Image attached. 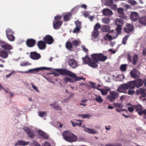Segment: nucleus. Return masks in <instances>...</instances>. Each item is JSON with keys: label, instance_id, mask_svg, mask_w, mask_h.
Segmentation results:
<instances>
[{"label": "nucleus", "instance_id": "obj_1", "mask_svg": "<svg viewBox=\"0 0 146 146\" xmlns=\"http://www.w3.org/2000/svg\"><path fill=\"white\" fill-rule=\"evenodd\" d=\"M56 70L61 75H68L70 77L74 78V79L70 78V82L73 83L76 81H79L80 80H85V78L82 77L76 76L75 74L68 70L62 69Z\"/></svg>", "mask_w": 146, "mask_h": 146}, {"label": "nucleus", "instance_id": "obj_2", "mask_svg": "<svg viewBox=\"0 0 146 146\" xmlns=\"http://www.w3.org/2000/svg\"><path fill=\"white\" fill-rule=\"evenodd\" d=\"M62 135L64 139L68 142H74L77 140V136L68 131H65L63 132Z\"/></svg>", "mask_w": 146, "mask_h": 146}, {"label": "nucleus", "instance_id": "obj_3", "mask_svg": "<svg viewBox=\"0 0 146 146\" xmlns=\"http://www.w3.org/2000/svg\"><path fill=\"white\" fill-rule=\"evenodd\" d=\"M91 58L92 59L96 64L100 62H104L108 58L106 56H105L104 54L100 53L99 54H93L91 56Z\"/></svg>", "mask_w": 146, "mask_h": 146}, {"label": "nucleus", "instance_id": "obj_4", "mask_svg": "<svg viewBox=\"0 0 146 146\" xmlns=\"http://www.w3.org/2000/svg\"><path fill=\"white\" fill-rule=\"evenodd\" d=\"M135 87H136L135 82H130L127 84H121L117 88V91L120 92H122L123 90L133 89Z\"/></svg>", "mask_w": 146, "mask_h": 146}, {"label": "nucleus", "instance_id": "obj_5", "mask_svg": "<svg viewBox=\"0 0 146 146\" xmlns=\"http://www.w3.org/2000/svg\"><path fill=\"white\" fill-rule=\"evenodd\" d=\"M82 60L84 64H88L89 66L92 68H96L98 66L97 64H96L93 60H92L90 57L87 56L83 58Z\"/></svg>", "mask_w": 146, "mask_h": 146}, {"label": "nucleus", "instance_id": "obj_6", "mask_svg": "<svg viewBox=\"0 0 146 146\" xmlns=\"http://www.w3.org/2000/svg\"><path fill=\"white\" fill-rule=\"evenodd\" d=\"M6 36L8 40L13 41L15 39V37L14 36V32L12 29L8 28L6 30Z\"/></svg>", "mask_w": 146, "mask_h": 146}, {"label": "nucleus", "instance_id": "obj_7", "mask_svg": "<svg viewBox=\"0 0 146 146\" xmlns=\"http://www.w3.org/2000/svg\"><path fill=\"white\" fill-rule=\"evenodd\" d=\"M119 93L114 91H111L110 92V94L107 97V99L110 102H113L118 97Z\"/></svg>", "mask_w": 146, "mask_h": 146}, {"label": "nucleus", "instance_id": "obj_8", "mask_svg": "<svg viewBox=\"0 0 146 146\" xmlns=\"http://www.w3.org/2000/svg\"><path fill=\"white\" fill-rule=\"evenodd\" d=\"M0 45L1 48L5 50H9L12 49L13 47L10 45L8 44L6 42L1 41L0 40Z\"/></svg>", "mask_w": 146, "mask_h": 146}, {"label": "nucleus", "instance_id": "obj_9", "mask_svg": "<svg viewBox=\"0 0 146 146\" xmlns=\"http://www.w3.org/2000/svg\"><path fill=\"white\" fill-rule=\"evenodd\" d=\"M43 40L46 44H51L54 42L53 38L49 35H46L43 38Z\"/></svg>", "mask_w": 146, "mask_h": 146}, {"label": "nucleus", "instance_id": "obj_10", "mask_svg": "<svg viewBox=\"0 0 146 146\" xmlns=\"http://www.w3.org/2000/svg\"><path fill=\"white\" fill-rule=\"evenodd\" d=\"M113 106L116 108L115 110L118 112H121L123 111H126V110L124 109H119L117 108H123L124 107V105L122 103H113Z\"/></svg>", "mask_w": 146, "mask_h": 146}, {"label": "nucleus", "instance_id": "obj_11", "mask_svg": "<svg viewBox=\"0 0 146 146\" xmlns=\"http://www.w3.org/2000/svg\"><path fill=\"white\" fill-rule=\"evenodd\" d=\"M68 65L73 69L76 68L78 66L77 62L75 59H70L68 61Z\"/></svg>", "mask_w": 146, "mask_h": 146}, {"label": "nucleus", "instance_id": "obj_12", "mask_svg": "<svg viewBox=\"0 0 146 146\" xmlns=\"http://www.w3.org/2000/svg\"><path fill=\"white\" fill-rule=\"evenodd\" d=\"M24 131L28 134L31 138H33L35 136V133L33 131L29 128L25 127L23 128Z\"/></svg>", "mask_w": 146, "mask_h": 146}, {"label": "nucleus", "instance_id": "obj_13", "mask_svg": "<svg viewBox=\"0 0 146 146\" xmlns=\"http://www.w3.org/2000/svg\"><path fill=\"white\" fill-rule=\"evenodd\" d=\"M134 27L133 25L127 24L125 27L124 28V31L126 33L129 34L133 30Z\"/></svg>", "mask_w": 146, "mask_h": 146}, {"label": "nucleus", "instance_id": "obj_14", "mask_svg": "<svg viewBox=\"0 0 146 146\" xmlns=\"http://www.w3.org/2000/svg\"><path fill=\"white\" fill-rule=\"evenodd\" d=\"M129 54L128 55V59L129 60V62H132L133 64L134 65H135L137 63V62L138 59V55L135 54L132 57Z\"/></svg>", "mask_w": 146, "mask_h": 146}, {"label": "nucleus", "instance_id": "obj_15", "mask_svg": "<svg viewBox=\"0 0 146 146\" xmlns=\"http://www.w3.org/2000/svg\"><path fill=\"white\" fill-rule=\"evenodd\" d=\"M36 41L33 39H28L26 41L27 46L29 47H32L35 45Z\"/></svg>", "mask_w": 146, "mask_h": 146}, {"label": "nucleus", "instance_id": "obj_16", "mask_svg": "<svg viewBox=\"0 0 146 146\" xmlns=\"http://www.w3.org/2000/svg\"><path fill=\"white\" fill-rule=\"evenodd\" d=\"M62 22L60 21H54L53 23L54 28L55 29H59L62 25Z\"/></svg>", "mask_w": 146, "mask_h": 146}, {"label": "nucleus", "instance_id": "obj_17", "mask_svg": "<svg viewBox=\"0 0 146 146\" xmlns=\"http://www.w3.org/2000/svg\"><path fill=\"white\" fill-rule=\"evenodd\" d=\"M37 45L40 50H44L46 47V43L43 40H40L38 42Z\"/></svg>", "mask_w": 146, "mask_h": 146}, {"label": "nucleus", "instance_id": "obj_18", "mask_svg": "<svg viewBox=\"0 0 146 146\" xmlns=\"http://www.w3.org/2000/svg\"><path fill=\"white\" fill-rule=\"evenodd\" d=\"M8 56V53L7 51L3 50H0V57L5 59L7 58Z\"/></svg>", "mask_w": 146, "mask_h": 146}, {"label": "nucleus", "instance_id": "obj_19", "mask_svg": "<svg viewBox=\"0 0 146 146\" xmlns=\"http://www.w3.org/2000/svg\"><path fill=\"white\" fill-rule=\"evenodd\" d=\"M105 5L107 6L116 8L117 5H116L113 4V1L112 0H106L105 1Z\"/></svg>", "mask_w": 146, "mask_h": 146}, {"label": "nucleus", "instance_id": "obj_20", "mask_svg": "<svg viewBox=\"0 0 146 146\" xmlns=\"http://www.w3.org/2000/svg\"><path fill=\"white\" fill-rule=\"evenodd\" d=\"M139 17L138 14L136 12H133L131 13L130 17L133 21H136Z\"/></svg>", "mask_w": 146, "mask_h": 146}, {"label": "nucleus", "instance_id": "obj_21", "mask_svg": "<svg viewBox=\"0 0 146 146\" xmlns=\"http://www.w3.org/2000/svg\"><path fill=\"white\" fill-rule=\"evenodd\" d=\"M130 73L131 76L133 78H135L138 76L139 72L136 70V69H133L131 71Z\"/></svg>", "mask_w": 146, "mask_h": 146}, {"label": "nucleus", "instance_id": "obj_22", "mask_svg": "<svg viewBox=\"0 0 146 146\" xmlns=\"http://www.w3.org/2000/svg\"><path fill=\"white\" fill-rule=\"evenodd\" d=\"M102 13L104 15L109 16L112 14V11L109 9H104L102 11Z\"/></svg>", "mask_w": 146, "mask_h": 146}, {"label": "nucleus", "instance_id": "obj_23", "mask_svg": "<svg viewBox=\"0 0 146 146\" xmlns=\"http://www.w3.org/2000/svg\"><path fill=\"white\" fill-rule=\"evenodd\" d=\"M84 131L90 134H94L96 133H97V131L96 130L90 129L88 128H85L84 129Z\"/></svg>", "mask_w": 146, "mask_h": 146}, {"label": "nucleus", "instance_id": "obj_24", "mask_svg": "<svg viewBox=\"0 0 146 146\" xmlns=\"http://www.w3.org/2000/svg\"><path fill=\"white\" fill-rule=\"evenodd\" d=\"M50 106L56 110L61 111L62 110V108L58 105L56 104L55 102L54 104H51Z\"/></svg>", "mask_w": 146, "mask_h": 146}, {"label": "nucleus", "instance_id": "obj_25", "mask_svg": "<svg viewBox=\"0 0 146 146\" xmlns=\"http://www.w3.org/2000/svg\"><path fill=\"white\" fill-rule=\"evenodd\" d=\"M115 23L117 26H121L124 23V21L120 19H117L115 20Z\"/></svg>", "mask_w": 146, "mask_h": 146}, {"label": "nucleus", "instance_id": "obj_26", "mask_svg": "<svg viewBox=\"0 0 146 146\" xmlns=\"http://www.w3.org/2000/svg\"><path fill=\"white\" fill-rule=\"evenodd\" d=\"M135 84L136 87L137 88H138L143 85V81L142 79H138L136 82H135Z\"/></svg>", "mask_w": 146, "mask_h": 146}, {"label": "nucleus", "instance_id": "obj_27", "mask_svg": "<svg viewBox=\"0 0 146 146\" xmlns=\"http://www.w3.org/2000/svg\"><path fill=\"white\" fill-rule=\"evenodd\" d=\"M134 106L136 111L138 113V112L140 111L143 109L142 107L140 104H137L133 106Z\"/></svg>", "mask_w": 146, "mask_h": 146}, {"label": "nucleus", "instance_id": "obj_28", "mask_svg": "<svg viewBox=\"0 0 146 146\" xmlns=\"http://www.w3.org/2000/svg\"><path fill=\"white\" fill-rule=\"evenodd\" d=\"M29 143V141L25 142L22 140H20L16 144L17 145H22L25 146L28 145Z\"/></svg>", "mask_w": 146, "mask_h": 146}, {"label": "nucleus", "instance_id": "obj_29", "mask_svg": "<svg viewBox=\"0 0 146 146\" xmlns=\"http://www.w3.org/2000/svg\"><path fill=\"white\" fill-rule=\"evenodd\" d=\"M110 89L109 88L106 89H99L98 90L100 91L102 95H106L107 94L108 92L110 90Z\"/></svg>", "mask_w": 146, "mask_h": 146}, {"label": "nucleus", "instance_id": "obj_30", "mask_svg": "<svg viewBox=\"0 0 146 146\" xmlns=\"http://www.w3.org/2000/svg\"><path fill=\"white\" fill-rule=\"evenodd\" d=\"M110 28V26L108 25L103 26L102 28L101 29V31L102 32H107L109 31Z\"/></svg>", "mask_w": 146, "mask_h": 146}, {"label": "nucleus", "instance_id": "obj_31", "mask_svg": "<svg viewBox=\"0 0 146 146\" xmlns=\"http://www.w3.org/2000/svg\"><path fill=\"white\" fill-rule=\"evenodd\" d=\"M139 22L142 24L146 25V16H144L140 18Z\"/></svg>", "mask_w": 146, "mask_h": 146}, {"label": "nucleus", "instance_id": "obj_32", "mask_svg": "<svg viewBox=\"0 0 146 146\" xmlns=\"http://www.w3.org/2000/svg\"><path fill=\"white\" fill-rule=\"evenodd\" d=\"M121 26H117V27L116 29V31H117V33L116 34V36L115 37L113 36V38H116L118 36V34L120 33H121V30L122 29Z\"/></svg>", "mask_w": 146, "mask_h": 146}, {"label": "nucleus", "instance_id": "obj_33", "mask_svg": "<svg viewBox=\"0 0 146 146\" xmlns=\"http://www.w3.org/2000/svg\"><path fill=\"white\" fill-rule=\"evenodd\" d=\"M30 58L33 60L36 59V52H31L30 53Z\"/></svg>", "mask_w": 146, "mask_h": 146}, {"label": "nucleus", "instance_id": "obj_34", "mask_svg": "<svg viewBox=\"0 0 146 146\" xmlns=\"http://www.w3.org/2000/svg\"><path fill=\"white\" fill-rule=\"evenodd\" d=\"M71 16V14L70 13L66 14L64 17V20L65 21H69L70 19Z\"/></svg>", "mask_w": 146, "mask_h": 146}, {"label": "nucleus", "instance_id": "obj_35", "mask_svg": "<svg viewBox=\"0 0 146 146\" xmlns=\"http://www.w3.org/2000/svg\"><path fill=\"white\" fill-rule=\"evenodd\" d=\"M66 47L68 50H71L73 47L72 43L69 41H68L66 43Z\"/></svg>", "mask_w": 146, "mask_h": 146}, {"label": "nucleus", "instance_id": "obj_36", "mask_svg": "<svg viewBox=\"0 0 146 146\" xmlns=\"http://www.w3.org/2000/svg\"><path fill=\"white\" fill-rule=\"evenodd\" d=\"M96 98H94V100L96 101L99 103H101L103 102V100L100 96H97V95H96Z\"/></svg>", "mask_w": 146, "mask_h": 146}, {"label": "nucleus", "instance_id": "obj_37", "mask_svg": "<svg viewBox=\"0 0 146 146\" xmlns=\"http://www.w3.org/2000/svg\"><path fill=\"white\" fill-rule=\"evenodd\" d=\"M102 20L103 23L106 24L109 23L110 21V19L109 17L103 18Z\"/></svg>", "mask_w": 146, "mask_h": 146}, {"label": "nucleus", "instance_id": "obj_38", "mask_svg": "<svg viewBox=\"0 0 146 146\" xmlns=\"http://www.w3.org/2000/svg\"><path fill=\"white\" fill-rule=\"evenodd\" d=\"M47 112L46 111H40L38 112V115L40 117H42L46 116Z\"/></svg>", "mask_w": 146, "mask_h": 146}, {"label": "nucleus", "instance_id": "obj_39", "mask_svg": "<svg viewBox=\"0 0 146 146\" xmlns=\"http://www.w3.org/2000/svg\"><path fill=\"white\" fill-rule=\"evenodd\" d=\"M35 71L36 72V68H35L33 69H30L29 70V71H25V72H23V71H19L18 72H19L21 73H28L29 72H33V71Z\"/></svg>", "mask_w": 146, "mask_h": 146}, {"label": "nucleus", "instance_id": "obj_40", "mask_svg": "<svg viewBox=\"0 0 146 146\" xmlns=\"http://www.w3.org/2000/svg\"><path fill=\"white\" fill-rule=\"evenodd\" d=\"M75 24L76 27L81 29V23L78 20L75 21Z\"/></svg>", "mask_w": 146, "mask_h": 146}, {"label": "nucleus", "instance_id": "obj_41", "mask_svg": "<svg viewBox=\"0 0 146 146\" xmlns=\"http://www.w3.org/2000/svg\"><path fill=\"white\" fill-rule=\"evenodd\" d=\"M129 36L128 35H127L125 36L123 38L122 41V43L123 44H126V42L128 38L129 37Z\"/></svg>", "mask_w": 146, "mask_h": 146}, {"label": "nucleus", "instance_id": "obj_42", "mask_svg": "<svg viewBox=\"0 0 146 146\" xmlns=\"http://www.w3.org/2000/svg\"><path fill=\"white\" fill-rule=\"evenodd\" d=\"M50 68L45 67H41L37 68V72L39 70H50Z\"/></svg>", "mask_w": 146, "mask_h": 146}, {"label": "nucleus", "instance_id": "obj_43", "mask_svg": "<svg viewBox=\"0 0 146 146\" xmlns=\"http://www.w3.org/2000/svg\"><path fill=\"white\" fill-rule=\"evenodd\" d=\"M90 115L89 114H79V116L82 117L83 119L88 118H90Z\"/></svg>", "mask_w": 146, "mask_h": 146}, {"label": "nucleus", "instance_id": "obj_44", "mask_svg": "<svg viewBox=\"0 0 146 146\" xmlns=\"http://www.w3.org/2000/svg\"><path fill=\"white\" fill-rule=\"evenodd\" d=\"M120 69L121 70L123 71H125L127 69V66L126 64L121 65L120 67Z\"/></svg>", "mask_w": 146, "mask_h": 146}, {"label": "nucleus", "instance_id": "obj_45", "mask_svg": "<svg viewBox=\"0 0 146 146\" xmlns=\"http://www.w3.org/2000/svg\"><path fill=\"white\" fill-rule=\"evenodd\" d=\"M92 36L94 38L96 37L99 35V33L98 31H96L94 30L92 32Z\"/></svg>", "mask_w": 146, "mask_h": 146}, {"label": "nucleus", "instance_id": "obj_46", "mask_svg": "<svg viewBox=\"0 0 146 146\" xmlns=\"http://www.w3.org/2000/svg\"><path fill=\"white\" fill-rule=\"evenodd\" d=\"M101 27V26L98 23H97L94 27V31H98V30Z\"/></svg>", "mask_w": 146, "mask_h": 146}, {"label": "nucleus", "instance_id": "obj_47", "mask_svg": "<svg viewBox=\"0 0 146 146\" xmlns=\"http://www.w3.org/2000/svg\"><path fill=\"white\" fill-rule=\"evenodd\" d=\"M145 90H146L145 89L143 88H141L139 89V92L142 94L144 96H145Z\"/></svg>", "mask_w": 146, "mask_h": 146}, {"label": "nucleus", "instance_id": "obj_48", "mask_svg": "<svg viewBox=\"0 0 146 146\" xmlns=\"http://www.w3.org/2000/svg\"><path fill=\"white\" fill-rule=\"evenodd\" d=\"M72 44L73 46L76 47L78 46L79 44V42L76 40H74L72 41Z\"/></svg>", "mask_w": 146, "mask_h": 146}, {"label": "nucleus", "instance_id": "obj_49", "mask_svg": "<svg viewBox=\"0 0 146 146\" xmlns=\"http://www.w3.org/2000/svg\"><path fill=\"white\" fill-rule=\"evenodd\" d=\"M31 65V63H29L28 62H23L22 63H21L20 64V66H29Z\"/></svg>", "mask_w": 146, "mask_h": 146}, {"label": "nucleus", "instance_id": "obj_50", "mask_svg": "<svg viewBox=\"0 0 146 146\" xmlns=\"http://www.w3.org/2000/svg\"><path fill=\"white\" fill-rule=\"evenodd\" d=\"M49 137L47 134L44 133L43 135L41 137L43 139H49Z\"/></svg>", "mask_w": 146, "mask_h": 146}, {"label": "nucleus", "instance_id": "obj_51", "mask_svg": "<svg viewBox=\"0 0 146 146\" xmlns=\"http://www.w3.org/2000/svg\"><path fill=\"white\" fill-rule=\"evenodd\" d=\"M119 16L121 18L123 19H126L127 17L125 15V14L124 12L122 13V14H119Z\"/></svg>", "mask_w": 146, "mask_h": 146}, {"label": "nucleus", "instance_id": "obj_52", "mask_svg": "<svg viewBox=\"0 0 146 146\" xmlns=\"http://www.w3.org/2000/svg\"><path fill=\"white\" fill-rule=\"evenodd\" d=\"M59 69H55L54 70V71H56V72H53V74H54V76L56 77L58 76L60 74H61L59 72H57V70H58Z\"/></svg>", "mask_w": 146, "mask_h": 146}, {"label": "nucleus", "instance_id": "obj_53", "mask_svg": "<svg viewBox=\"0 0 146 146\" xmlns=\"http://www.w3.org/2000/svg\"><path fill=\"white\" fill-rule=\"evenodd\" d=\"M80 29L77 27H76L73 31V33H78L80 32Z\"/></svg>", "mask_w": 146, "mask_h": 146}, {"label": "nucleus", "instance_id": "obj_54", "mask_svg": "<svg viewBox=\"0 0 146 146\" xmlns=\"http://www.w3.org/2000/svg\"><path fill=\"white\" fill-rule=\"evenodd\" d=\"M128 2L132 5H135L137 3L134 0H129Z\"/></svg>", "mask_w": 146, "mask_h": 146}, {"label": "nucleus", "instance_id": "obj_55", "mask_svg": "<svg viewBox=\"0 0 146 146\" xmlns=\"http://www.w3.org/2000/svg\"><path fill=\"white\" fill-rule=\"evenodd\" d=\"M142 114L146 115V109H145L143 110H142L138 112V114L139 115H141Z\"/></svg>", "mask_w": 146, "mask_h": 146}, {"label": "nucleus", "instance_id": "obj_56", "mask_svg": "<svg viewBox=\"0 0 146 146\" xmlns=\"http://www.w3.org/2000/svg\"><path fill=\"white\" fill-rule=\"evenodd\" d=\"M134 106H132L131 107H128L127 109L129 112H131L134 111Z\"/></svg>", "mask_w": 146, "mask_h": 146}, {"label": "nucleus", "instance_id": "obj_57", "mask_svg": "<svg viewBox=\"0 0 146 146\" xmlns=\"http://www.w3.org/2000/svg\"><path fill=\"white\" fill-rule=\"evenodd\" d=\"M105 146H122V145L120 144H117L115 145L111 144H108L106 145Z\"/></svg>", "mask_w": 146, "mask_h": 146}, {"label": "nucleus", "instance_id": "obj_58", "mask_svg": "<svg viewBox=\"0 0 146 146\" xmlns=\"http://www.w3.org/2000/svg\"><path fill=\"white\" fill-rule=\"evenodd\" d=\"M37 132L38 133V135L41 137L43 135L44 133V132L40 130H38Z\"/></svg>", "mask_w": 146, "mask_h": 146}, {"label": "nucleus", "instance_id": "obj_59", "mask_svg": "<svg viewBox=\"0 0 146 146\" xmlns=\"http://www.w3.org/2000/svg\"><path fill=\"white\" fill-rule=\"evenodd\" d=\"M42 145L44 146H51L50 144L47 141H45Z\"/></svg>", "mask_w": 146, "mask_h": 146}, {"label": "nucleus", "instance_id": "obj_60", "mask_svg": "<svg viewBox=\"0 0 146 146\" xmlns=\"http://www.w3.org/2000/svg\"><path fill=\"white\" fill-rule=\"evenodd\" d=\"M62 19V16L60 15H57L54 17V19L56 21H58Z\"/></svg>", "mask_w": 146, "mask_h": 146}, {"label": "nucleus", "instance_id": "obj_61", "mask_svg": "<svg viewBox=\"0 0 146 146\" xmlns=\"http://www.w3.org/2000/svg\"><path fill=\"white\" fill-rule=\"evenodd\" d=\"M30 146H36V141L35 140H33Z\"/></svg>", "mask_w": 146, "mask_h": 146}, {"label": "nucleus", "instance_id": "obj_62", "mask_svg": "<svg viewBox=\"0 0 146 146\" xmlns=\"http://www.w3.org/2000/svg\"><path fill=\"white\" fill-rule=\"evenodd\" d=\"M15 72L14 71H13L11 72L9 74L6 75V78H9L10 76L12 75L13 73H15Z\"/></svg>", "mask_w": 146, "mask_h": 146}, {"label": "nucleus", "instance_id": "obj_63", "mask_svg": "<svg viewBox=\"0 0 146 146\" xmlns=\"http://www.w3.org/2000/svg\"><path fill=\"white\" fill-rule=\"evenodd\" d=\"M117 11L119 15L120 14H122L123 12V9L122 8H121L118 9L117 10Z\"/></svg>", "mask_w": 146, "mask_h": 146}, {"label": "nucleus", "instance_id": "obj_64", "mask_svg": "<svg viewBox=\"0 0 146 146\" xmlns=\"http://www.w3.org/2000/svg\"><path fill=\"white\" fill-rule=\"evenodd\" d=\"M142 54L143 56L146 55V48H144L142 52Z\"/></svg>", "mask_w": 146, "mask_h": 146}]
</instances>
